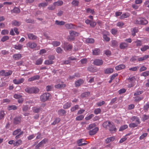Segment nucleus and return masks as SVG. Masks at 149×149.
Wrapping results in <instances>:
<instances>
[{"label":"nucleus","instance_id":"44","mask_svg":"<svg viewBox=\"0 0 149 149\" xmlns=\"http://www.w3.org/2000/svg\"><path fill=\"white\" fill-rule=\"evenodd\" d=\"M17 109V107L14 105L9 106L8 107V110H15Z\"/></svg>","mask_w":149,"mask_h":149},{"label":"nucleus","instance_id":"2","mask_svg":"<svg viewBox=\"0 0 149 149\" xmlns=\"http://www.w3.org/2000/svg\"><path fill=\"white\" fill-rule=\"evenodd\" d=\"M70 36H68V39L69 41L73 40L76 36L79 35V33L73 31H69Z\"/></svg>","mask_w":149,"mask_h":149},{"label":"nucleus","instance_id":"46","mask_svg":"<svg viewBox=\"0 0 149 149\" xmlns=\"http://www.w3.org/2000/svg\"><path fill=\"white\" fill-rule=\"evenodd\" d=\"M149 75V71H147L142 72L141 74V76L145 77H147Z\"/></svg>","mask_w":149,"mask_h":149},{"label":"nucleus","instance_id":"4","mask_svg":"<svg viewBox=\"0 0 149 149\" xmlns=\"http://www.w3.org/2000/svg\"><path fill=\"white\" fill-rule=\"evenodd\" d=\"M109 130L111 133H113L116 132L117 130L116 128L114 125L113 123H112L109 128Z\"/></svg>","mask_w":149,"mask_h":149},{"label":"nucleus","instance_id":"23","mask_svg":"<svg viewBox=\"0 0 149 149\" xmlns=\"http://www.w3.org/2000/svg\"><path fill=\"white\" fill-rule=\"evenodd\" d=\"M66 86V85L65 84H58L56 85L55 86V87L56 88H63Z\"/></svg>","mask_w":149,"mask_h":149},{"label":"nucleus","instance_id":"11","mask_svg":"<svg viewBox=\"0 0 149 149\" xmlns=\"http://www.w3.org/2000/svg\"><path fill=\"white\" fill-rule=\"evenodd\" d=\"M98 130L97 127H95L92 130H90L89 132V134L91 135H94L97 133Z\"/></svg>","mask_w":149,"mask_h":149},{"label":"nucleus","instance_id":"22","mask_svg":"<svg viewBox=\"0 0 149 149\" xmlns=\"http://www.w3.org/2000/svg\"><path fill=\"white\" fill-rule=\"evenodd\" d=\"M115 139L114 136H111L107 138L105 141V143L107 144L113 141Z\"/></svg>","mask_w":149,"mask_h":149},{"label":"nucleus","instance_id":"35","mask_svg":"<svg viewBox=\"0 0 149 149\" xmlns=\"http://www.w3.org/2000/svg\"><path fill=\"white\" fill-rule=\"evenodd\" d=\"M11 24L14 26H18L20 25L21 23L20 22L15 20L12 22Z\"/></svg>","mask_w":149,"mask_h":149},{"label":"nucleus","instance_id":"56","mask_svg":"<svg viewBox=\"0 0 149 149\" xmlns=\"http://www.w3.org/2000/svg\"><path fill=\"white\" fill-rule=\"evenodd\" d=\"M9 33L8 30L6 29L2 30L1 32V33L2 35H5L8 34Z\"/></svg>","mask_w":149,"mask_h":149},{"label":"nucleus","instance_id":"24","mask_svg":"<svg viewBox=\"0 0 149 149\" xmlns=\"http://www.w3.org/2000/svg\"><path fill=\"white\" fill-rule=\"evenodd\" d=\"M55 24L59 26H63L65 24V22L63 21H59L56 20L55 21Z\"/></svg>","mask_w":149,"mask_h":149},{"label":"nucleus","instance_id":"31","mask_svg":"<svg viewBox=\"0 0 149 149\" xmlns=\"http://www.w3.org/2000/svg\"><path fill=\"white\" fill-rule=\"evenodd\" d=\"M24 132L22 131L20 129H18L14 130L13 132V135H16L19 134L20 132Z\"/></svg>","mask_w":149,"mask_h":149},{"label":"nucleus","instance_id":"63","mask_svg":"<svg viewBox=\"0 0 149 149\" xmlns=\"http://www.w3.org/2000/svg\"><path fill=\"white\" fill-rule=\"evenodd\" d=\"M86 12L87 13H90L91 14H93L94 13V11L93 10H92L90 8H88L86 10Z\"/></svg>","mask_w":149,"mask_h":149},{"label":"nucleus","instance_id":"51","mask_svg":"<svg viewBox=\"0 0 149 149\" xmlns=\"http://www.w3.org/2000/svg\"><path fill=\"white\" fill-rule=\"evenodd\" d=\"M9 39V37L8 36H3L1 39V41L4 42Z\"/></svg>","mask_w":149,"mask_h":149},{"label":"nucleus","instance_id":"15","mask_svg":"<svg viewBox=\"0 0 149 149\" xmlns=\"http://www.w3.org/2000/svg\"><path fill=\"white\" fill-rule=\"evenodd\" d=\"M149 58V55H144L143 57H139L138 58V60L139 62L143 61L144 60H146L147 59Z\"/></svg>","mask_w":149,"mask_h":149},{"label":"nucleus","instance_id":"29","mask_svg":"<svg viewBox=\"0 0 149 149\" xmlns=\"http://www.w3.org/2000/svg\"><path fill=\"white\" fill-rule=\"evenodd\" d=\"M22 142V141L21 139H19L17 141H14V144H13V146H18L20 145Z\"/></svg>","mask_w":149,"mask_h":149},{"label":"nucleus","instance_id":"6","mask_svg":"<svg viewBox=\"0 0 149 149\" xmlns=\"http://www.w3.org/2000/svg\"><path fill=\"white\" fill-rule=\"evenodd\" d=\"M14 97L15 98L18 99V102L19 103H22L23 102V99L21 97H22V96L18 95L17 94H15L14 96Z\"/></svg>","mask_w":149,"mask_h":149},{"label":"nucleus","instance_id":"59","mask_svg":"<svg viewBox=\"0 0 149 149\" xmlns=\"http://www.w3.org/2000/svg\"><path fill=\"white\" fill-rule=\"evenodd\" d=\"M53 88V86H52L48 85L46 86V89L47 91H51Z\"/></svg>","mask_w":149,"mask_h":149},{"label":"nucleus","instance_id":"45","mask_svg":"<svg viewBox=\"0 0 149 149\" xmlns=\"http://www.w3.org/2000/svg\"><path fill=\"white\" fill-rule=\"evenodd\" d=\"M86 41L87 43H92L94 42V40L93 38H88L86 40Z\"/></svg>","mask_w":149,"mask_h":149},{"label":"nucleus","instance_id":"27","mask_svg":"<svg viewBox=\"0 0 149 149\" xmlns=\"http://www.w3.org/2000/svg\"><path fill=\"white\" fill-rule=\"evenodd\" d=\"M51 44H52L54 47H56L60 45L61 42L60 41H54L52 42Z\"/></svg>","mask_w":149,"mask_h":149},{"label":"nucleus","instance_id":"62","mask_svg":"<svg viewBox=\"0 0 149 149\" xmlns=\"http://www.w3.org/2000/svg\"><path fill=\"white\" fill-rule=\"evenodd\" d=\"M138 124L134 123H132L129 125V127L132 128H134L135 127L137 126Z\"/></svg>","mask_w":149,"mask_h":149},{"label":"nucleus","instance_id":"55","mask_svg":"<svg viewBox=\"0 0 149 149\" xmlns=\"http://www.w3.org/2000/svg\"><path fill=\"white\" fill-rule=\"evenodd\" d=\"M30 109L28 105H24L22 108V111H26Z\"/></svg>","mask_w":149,"mask_h":149},{"label":"nucleus","instance_id":"13","mask_svg":"<svg viewBox=\"0 0 149 149\" xmlns=\"http://www.w3.org/2000/svg\"><path fill=\"white\" fill-rule=\"evenodd\" d=\"M27 35L29 39L30 40H35L36 39L38 38L37 36L34 35L32 33H27Z\"/></svg>","mask_w":149,"mask_h":149},{"label":"nucleus","instance_id":"54","mask_svg":"<svg viewBox=\"0 0 149 149\" xmlns=\"http://www.w3.org/2000/svg\"><path fill=\"white\" fill-rule=\"evenodd\" d=\"M24 133V132H20L19 134L16 135L15 136V139H18L20 138L23 134Z\"/></svg>","mask_w":149,"mask_h":149},{"label":"nucleus","instance_id":"32","mask_svg":"<svg viewBox=\"0 0 149 149\" xmlns=\"http://www.w3.org/2000/svg\"><path fill=\"white\" fill-rule=\"evenodd\" d=\"M21 119L18 117H16L14 119V123L15 124H17L20 123Z\"/></svg>","mask_w":149,"mask_h":149},{"label":"nucleus","instance_id":"7","mask_svg":"<svg viewBox=\"0 0 149 149\" xmlns=\"http://www.w3.org/2000/svg\"><path fill=\"white\" fill-rule=\"evenodd\" d=\"M134 95L136 96L134 97V101L136 102H139L143 99V96L140 95L139 94H134Z\"/></svg>","mask_w":149,"mask_h":149},{"label":"nucleus","instance_id":"41","mask_svg":"<svg viewBox=\"0 0 149 149\" xmlns=\"http://www.w3.org/2000/svg\"><path fill=\"white\" fill-rule=\"evenodd\" d=\"M148 49H149V46L148 45H144L141 48V50L142 52H144Z\"/></svg>","mask_w":149,"mask_h":149},{"label":"nucleus","instance_id":"64","mask_svg":"<svg viewBox=\"0 0 149 149\" xmlns=\"http://www.w3.org/2000/svg\"><path fill=\"white\" fill-rule=\"evenodd\" d=\"M149 108V104L147 103L143 107V110L145 111H147Z\"/></svg>","mask_w":149,"mask_h":149},{"label":"nucleus","instance_id":"16","mask_svg":"<svg viewBox=\"0 0 149 149\" xmlns=\"http://www.w3.org/2000/svg\"><path fill=\"white\" fill-rule=\"evenodd\" d=\"M84 82V81L83 80L81 79H79L75 82V86L76 87L79 86Z\"/></svg>","mask_w":149,"mask_h":149},{"label":"nucleus","instance_id":"60","mask_svg":"<svg viewBox=\"0 0 149 149\" xmlns=\"http://www.w3.org/2000/svg\"><path fill=\"white\" fill-rule=\"evenodd\" d=\"M124 25V24L123 22H120L117 23L116 25L122 28Z\"/></svg>","mask_w":149,"mask_h":149},{"label":"nucleus","instance_id":"1","mask_svg":"<svg viewBox=\"0 0 149 149\" xmlns=\"http://www.w3.org/2000/svg\"><path fill=\"white\" fill-rule=\"evenodd\" d=\"M25 91L29 93H37L39 92V89L36 87H32L26 88Z\"/></svg>","mask_w":149,"mask_h":149},{"label":"nucleus","instance_id":"52","mask_svg":"<svg viewBox=\"0 0 149 149\" xmlns=\"http://www.w3.org/2000/svg\"><path fill=\"white\" fill-rule=\"evenodd\" d=\"M5 114L4 111H0V120L4 118Z\"/></svg>","mask_w":149,"mask_h":149},{"label":"nucleus","instance_id":"39","mask_svg":"<svg viewBox=\"0 0 149 149\" xmlns=\"http://www.w3.org/2000/svg\"><path fill=\"white\" fill-rule=\"evenodd\" d=\"M134 42L136 44V45L137 47L140 46L142 45V41L138 39L134 41Z\"/></svg>","mask_w":149,"mask_h":149},{"label":"nucleus","instance_id":"48","mask_svg":"<svg viewBox=\"0 0 149 149\" xmlns=\"http://www.w3.org/2000/svg\"><path fill=\"white\" fill-rule=\"evenodd\" d=\"M103 37L104 40L107 42H109L110 40V38L108 37L106 35L104 34Z\"/></svg>","mask_w":149,"mask_h":149},{"label":"nucleus","instance_id":"8","mask_svg":"<svg viewBox=\"0 0 149 149\" xmlns=\"http://www.w3.org/2000/svg\"><path fill=\"white\" fill-rule=\"evenodd\" d=\"M103 63V61L102 60L100 59H95L93 62V64L97 66H100Z\"/></svg>","mask_w":149,"mask_h":149},{"label":"nucleus","instance_id":"47","mask_svg":"<svg viewBox=\"0 0 149 149\" xmlns=\"http://www.w3.org/2000/svg\"><path fill=\"white\" fill-rule=\"evenodd\" d=\"M134 23L136 24L140 25V17L136 19L134 21Z\"/></svg>","mask_w":149,"mask_h":149},{"label":"nucleus","instance_id":"49","mask_svg":"<svg viewBox=\"0 0 149 149\" xmlns=\"http://www.w3.org/2000/svg\"><path fill=\"white\" fill-rule=\"evenodd\" d=\"M71 3L73 6H77L78 5L79 2L77 0H74Z\"/></svg>","mask_w":149,"mask_h":149},{"label":"nucleus","instance_id":"17","mask_svg":"<svg viewBox=\"0 0 149 149\" xmlns=\"http://www.w3.org/2000/svg\"><path fill=\"white\" fill-rule=\"evenodd\" d=\"M128 46V44L125 42L121 43L119 46L120 49H124L127 48Z\"/></svg>","mask_w":149,"mask_h":149},{"label":"nucleus","instance_id":"50","mask_svg":"<svg viewBox=\"0 0 149 149\" xmlns=\"http://www.w3.org/2000/svg\"><path fill=\"white\" fill-rule=\"evenodd\" d=\"M56 51L58 54H61L63 52V51L60 47H58L56 48Z\"/></svg>","mask_w":149,"mask_h":149},{"label":"nucleus","instance_id":"18","mask_svg":"<svg viewBox=\"0 0 149 149\" xmlns=\"http://www.w3.org/2000/svg\"><path fill=\"white\" fill-rule=\"evenodd\" d=\"M40 78V76L38 75H36L32 77L29 78L28 79V81H31L36 80H38Z\"/></svg>","mask_w":149,"mask_h":149},{"label":"nucleus","instance_id":"26","mask_svg":"<svg viewBox=\"0 0 149 149\" xmlns=\"http://www.w3.org/2000/svg\"><path fill=\"white\" fill-rule=\"evenodd\" d=\"M113 70L111 68H107L104 70V72L105 74H110L113 72Z\"/></svg>","mask_w":149,"mask_h":149},{"label":"nucleus","instance_id":"21","mask_svg":"<svg viewBox=\"0 0 149 149\" xmlns=\"http://www.w3.org/2000/svg\"><path fill=\"white\" fill-rule=\"evenodd\" d=\"M130 16V14L128 13H126L123 14L120 17L121 19H123L125 18L128 17Z\"/></svg>","mask_w":149,"mask_h":149},{"label":"nucleus","instance_id":"33","mask_svg":"<svg viewBox=\"0 0 149 149\" xmlns=\"http://www.w3.org/2000/svg\"><path fill=\"white\" fill-rule=\"evenodd\" d=\"M23 47V45L20 44L14 45V47L16 49L20 50Z\"/></svg>","mask_w":149,"mask_h":149},{"label":"nucleus","instance_id":"42","mask_svg":"<svg viewBox=\"0 0 149 149\" xmlns=\"http://www.w3.org/2000/svg\"><path fill=\"white\" fill-rule=\"evenodd\" d=\"M71 103L70 102H67L64 105L63 108L64 109H67L70 107L71 106Z\"/></svg>","mask_w":149,"mask_h":149},{"label":"nucleus","instance_id":"38","mask_svg":"<svg viewBox=\"0 0 149 149\" xmlns=\"http://www.w3.org/2000/svg\"><path fill=\"white\" fill-rule=\"evenodd\" d=\"M41 109L40 107H34L33 108V111L34 113H38L40 112Z\"/></svg>","mask_w":149,"mask_h":149},{"label":"nucleus","instance_id":"37","mask_svg":"<svg viewBox=\"0 0 149 149\" xmlns=\"http://www.w3.org/2000/svg\"><path fill=\"white\" fill-rule=\"evenodd\" d=\"M63 2L61 1H58L54 3V5L56 6H60L63 5Z\"/></svg>","mask_w":149,"mask_h":149},{"label":"nucleus","instance_id":"40","mask_svg":"<svg viewBox=\"0 0 149 149\" xmlns=\"http://www.w3.org/2000/svg\"><path fill=\"white\" fill-rule=\"evenodd\" d=\"M54 61L52 60H45L44 62V64L45 65H49L53 64Z\"/></svg>","mask_w":149,"mask_h":149},{"label":"nucleus","instance_id":"28","mask_svg":"<svg viewBox=\"0 0 149 149\" xmlns=\"http://www.w3.org/2000/svg\"><path fill=\"white\" fill-rule=\"evenodd\" d=\"M74 25L72 24H66L65 25V26L67 29H73L74 28Z\"/></svg>","mask_w":149,"mask_h":149},{"label":"nucleus","instance_id":"10","mask_svg":"<svg viewBox=\"0 0 149 149\" xmlns=\"http://www.w3.org/2000/svg\"><path fill=\"white\" fill-rule=\"evenodd\" d=\"M148 23V21L145 18L140 17V25H146Z\"/></svg>","mask_w":149,"mask_h":149},{"label":"nucleus","instance_id":"58","mask_svg":"<svg viewBox=\"0 0 149 149\" xmlns=\"http://www.w3.org/2000/svg\"><path fill=\"white\" fill-rule=\"evenodd\" d=\"M79 107V105H76L74 107H72L71 109V111L72 112L74 111L75 110L78 109Z\"/></svg>","mask_w":149,"mask_h":149},{"label":"nucleus","instance_id":"36","mask_svg":"<svg viewBox=\"0 0 149 149\" xmlns=\"http://www.w3.org/2000/svg\"><path fill=\"white\" fill-rule=\"evenodd\" d=\"M43 59L42 58H40L37 60L35 64L37 65H38L42 64Z\"/></svg>","mask_w":149,"mask_h":149},{"label":"nucleus","instance_id":"30","mask_svg":"<svg viewBox=\"0 0 149 149\" xmlns=\"http://www.w3.org/2000/svg\"><path fill=\"white\" fill-rule=\"evenodd\" d=\"M11 11L12 13H18L20 12V10L18 8L15 7L14 8L13 10H11Z\"/></svg>","mask_w":149,"mask_h":149},{"label":"nucleus","instance_id":"61","mask_svg":"<svg viewBox=\"0 0 149 149\" xmlns=\"http://www.w3.org/2000/svg\"><path fill=\"white\" fill-rule=\"evenodd\" d=\"M101 111V109L100 108L95 109L94 111V113L96 114H97L100 113Z\"/></svg>","mask_w":149,"mask_h":149},{"label":"nucleus","instance_id":"20","mask_svg":"<svg viewBox=\"0 0 149 149\" xmlns=\"http://www.w3.org/2000/svg\"><path fill=\"white\" fill-rule=\"evenodd\" d=\"M125 68V66L124 64H121L116 66L115 68L116 70H119L124 69Z\"/></svg>","mask_w":149,"mask_h":149},{"label":"nucleus","instance_id":"25","mask_svg":"<svg viewBox=\"0 0 149 149\" xmlns=\"http://www.w3.org/2000/svg\"><path fill=\"white\" fill-rule=\"evenodd\" d=\"M100 53V50L98 48L95 49L93 51V54L95 55H97Z\"/></svg>","mask_w":149,"mask_h":149},{"label":"nucleus","instance_id":"14","mask_svg":"<svg viewBox=\"0 0 149 149\" xmlns=\"http://www.w3.org/2000/svg\"><path fill=\"white\" fill-rule=\"evenodd\" d=\"M112 122L108 121H107L104 122L102 124L103 127L104 128L107 129L109 127L110 124H111Z\"/></svg>","mask_w":149,"mask_h":149},{"label":"nucleus","instance_id":"12","mask_svg":"<svg viewBox=\"0 0 149 149\" xmlns=\"http://www.w3.org/2000/svg\"><path fill=\"white\" fill-rule=\"evenodd\" d=\"M24 78H22L18 80L15 79L13 80V83L16 84H19L24 82Z\"/></svg>","mask_w":149,"mask_h":149},{"label":"nucleus","instance_id":"5","mask_svg":"<svg viewBox=\"0 0 149 149\" xmlns=\"http://www.w3.org/2000/svg\"><path fill=\"white\" fill-rule=\"evenodd\" d=\"M26 46L28 47H29L32 49H33L36 47L37 45L34 42H29L27 43Z\"/></svg>","mask_w":149,"mask_h":149},{"label":"nucleus","instance_id":"43","mask_svg":"<svg viewBox=\"0 0 149 149\" xmlns=\"http://www.w3.org/2000/svg\"><path fill=\"white\" fill-rule=\"evenodd\" d=\"M129 82L134 81L136 80V78L135 76H133L132 77H130L127 79Z\"/></svg>","mask_w":149,"mask_h":149},{"label":"nucleus","instance_id":"57","mask_svg":"<svg viewBox=\"0 0 149 149\" xmlns=\"http://www.w3.org/2000/svg\"><path fill=\"white\" fill-rule=\"evenodd\" d=\"M58 113L60 115L62 113V115H63L66 113V111L64 109H61L58 111Z\"/></svg>","mask_w":149,"mask_h":149},{"label":"nucleus","instance_id":"3","mask_svg":"<svg viewBox=\"0 0 149 149\" xmlns=\"http://www.w3.org/2000/svg\"><path fill=\"white\" fill-rule=\"evenodd\" d=\"M51 97L50 94H43L40 97V99L42 102H45Z\"/></svg>","mask_w":149,"mask_h":149},{"label":"nucleus","instance_id":"19","mask_svg":"<svg viewBox=\"0 0 149 149\" xmlns=\"http://www.w3.org/2000/svg\"><path fill=\"white\" fill-rule=\"evenodd\" d=\"M22 57V55L20 54H15L13 56V58L15 60H19Z\"/></svg>","mask_w":149,"mask_h":149},{"label":"nucleus","instance_id":"9","mask_svg":"<svg viewBox=\"0 0 149 149\" xmlns=\"http://www.w3.org/2000/svg\"><path fill=\"white\" fill-rule=\"evenodd\" d=\"M63 48L65 50H71L72 48V46L71 45H68V43L67 42H65Z\"/></svg>","mask_w":149,"mask_h":149},{"label":"nucleus","instance_id":"53","mask_svg":"<svg viewBox=\"0 0 149 149\" xmlns=\"http://www.w3.org/2000/svg\"><path fill=\"white\" fill-rule=\"evenodd\" d=\"M128 127V126L126 125H124L121 126L119 129V131H122L127 129Z\"/></svg>","mask_w":149,"mask_h":149},{"label":"nucleus","instance_id":"34","mask_svg":"<svg viewBox=\"0 0 149 149\" xmlns=\"http://www.w3.org/2000/svg\"><path fill=\"white\" fill-rule=\"evenodd\" d=\"M138 31V29L136 28H134L132 31V34L133 36H134L136 35V33H137Z\"/></svg>","mask_w":149,"mask_h":149}]
</instances>
